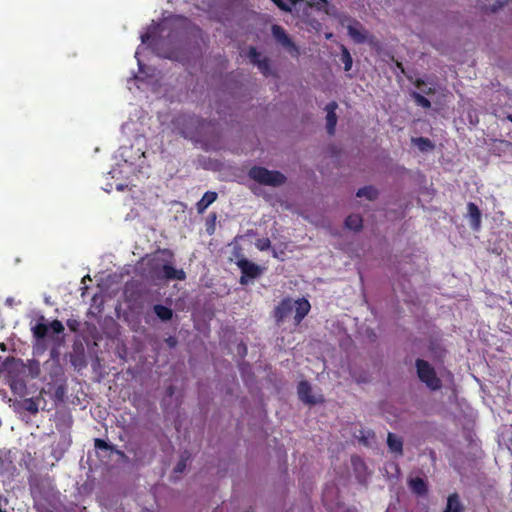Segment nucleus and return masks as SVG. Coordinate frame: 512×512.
<instances>
[{
	"label": "nucleus",
	"instance_id": "f257e3e1",
	"mask_svg": "<svg viewBox=\"0 0 512 512\" xmlns=\"http://www.w3.org/2000/svg\"><path fill=\"white\" fill-rule=\"evenodd\" d=\"M295 309L294 323L299 325L308 315L311 305L305 298L292 301L290 298L283 299L274 310V317L278 324L282 323Z\"/></svg>",
	"mask_w": 512,
	"mask_h": 512
},
{
	"label": "nucleus",
	"instance_id": "f03ea898",
	"mask_svg": "<svg viewBox=\"0 0 512 512\" xmlns=\"http://www.w3.org/2000/svg\"><path fill=\"white\" fill-rule=\"evenodd\" d=\"M159 254L163 255L165 258L162 265L160 264V260L158 258H153L151 261L152 270L157 274L158 278L170 281V280H179L183 281L186 279V273L183 269H176L172 265V260L174 254L169 249L159 250Z\"/></svg>",
	"mask_w": 512,
	"mask_h": 512
},
{
	"label": "nucleus",
	"instance_id": "7ed1b4c3",
	"mask_svg": "<svg viewBox=\"0 0 512 512\" xmlns=\"http://www.w3.org/2000/svg\"><path fill=\"white\" fill-rule=\"evenodd\" d=\"M248 176L259 184L272 187L281 186L286 182V177L281 172L268 170L261 166L251 167L248 171Z\"/></svg>",
	"mask_w": 512,
	"mask_h": 512
},
{
	"label": "nucleus",
	"instance_id": "20e7f679",
	"mask_svg": "<svg viewBox=\"0 0 512 512\" xmlns=\"http://www.w3.org/2000/svg\"><path fill=\"white\" fill-rule=\"evenodd\" d=\"M417 376L430 390L441 389L442 381L437 376L434 367L424 359H417L415 362Z\"/></svg>",
	"mask_w": 512,
	"mask_h": 512
},
{
	"label": "nucleus",
	"instance_id": "39448f33",
	"mask_svg": "<svg viewBox=\"0 0 512 512\" xmlns=\"http://www.w3.org/2000/svg\"><path fill=\"white\" fill-rule=\"evenodd\" d=\"M19 367H23V363L15 359L14 357H8L5 359V361L2 363L1 371L8 372L9 375V385L11 390L14 393L22 394L26 390V383L23 378L12 375V372L14 370H17Z\"/></svg>",
	"mask_w": 512,
	"mask_h": 512
},
{
	"label": "nucleus",
	"instance_id": "423d86ee",
	"mask_svg": "<svg viewBox=\"0 0 512 512\" xmlns=\"http://www.w3.org/2000/svg\"><path fill=\"white\" fill-rule=\"evenodd\" d=\"M271 32L275 41L284 47L292 57L297 58L300 56L299 47L294 43V41L290 38L282 26L273 24L271 27Z\"/></svg>",
	"mask_w": 512,
	"mask_h": 512
},
{
	"label": "nucleus",
	"instance_id": "0eeeda50",
	"mask_svg": "<svg viewBox=\"0 0 512 512\" xmlns=\"http://www.w3.org/2000/svg\"><path fill=\"white\" fill-rule=\"evenodd\" d=\"M184 121L187 122V124H189L190 126H193L195 128V129H190L188 127H185L181 131L182 135L185 138L191 139V140H198L199 138H201L203 135L202 130L206 126L211 125V122H208V121H206L200 117H197V116H189Z\"/></svg>",
	"mask_w": 512,
	"mask_h": 512
},
{
	"label": "nucleus",
	"instance_id": "6e6552de",
	"mask_svg": "<svg viewBox=\"0 0 512 512\" xmlns=\"http://www.w3.org/2000/svg\"><path fill=\"white\" fill-rule=\"evenodd\" d=\"M237 266L240 268L242 273L240 277V283L242 285H246L248 283V278L254 279L261 274L260 267L247 259L238 260Z\"/></svg>",
	"mask_w": 512,
	"mask_h": 512
},
{
	"label": "nucleus",
	"instance_id": "1a4fd4ad",
	"mask_svg": "<svg viewBox=\"0 0 512 512\" xmlns=\"http://www.w3.org/2000/svg\"><path fill=\"white\" fill-rule=\"evenodd\" d=\"M337 108H338V104L335 101H331L325 107V110L327 112L326 129H327V133L329 135H334V133H335V128H336V124H337V115H336Z\"/></svg>",
	"mask_w": 512,
	"mask_h": 512
},
{
	"label": "nucleus",
	"instance_id": "9d476101",
	"mask_svg": "<svg viewBox=\"0 0 512 512\" xmlns=\"http://www.w3.org/2000/svg\"><path fill=\"white\" fill-rule=\"evenodd\" d=\"M297 393L301 401L306 404H316L318 400L312 395V388L308 381L303 380L298 383Z\"/></svg>",
	"mask_w": 512,
	"mask_h": 512
},
{
	"label": "nucleus",
	"instance_id": "9b49d317",
	"mask_svg": "<svg viewBox=\"0 0 512 512\" xmlns=\"http://www.w3.org/2000/svg\"><path fill=\"white\" fill-rule=\"evenodd\" d=\"M467 210L471 228L474 231H479L481 228V211L479 210L478 206L473 202L468 203Z\"/></svg>",
	"mask_w": 512,
	"mask_h": 512
},
{
	"label": "nucleus",
	"instance_id": "f8f14e48",
	"mask_svg": "<svg viewBox=\"0 0 512 512\" xmlns=\"http://www.w3.org/2000/svg\"><path fill=\"white\" fill-rule=\"evenodd\" d=\"M218 194L214 191H207L204 193L202 198L196 203V210L199 214L205 212V210L216 201Z\"/></svg>",
	"mask_w": 512,
	"mask_h": 512
},
{
	"label": "nucleus",
	"instance_id": "ddd939ff",
	"mask_svg": "<svg viewBox=\"0 0 512 512\" xmlns=\"http://www.w3.org/2000/svg\"><path fill=\"white\" fill-rule=\"evenodd\" d=\"M387 445L391 452L397 455L403 454V440L394 433L389 432L387 435Z\"/></svg>",
	"mask_w": 512,
	"mask_h": 512
},
{
	"label": "nucleus",
	"instance_id": "4468645a",
	"mask_svg": "<svg viewBox=\"0 0 512 512\" xmlns=\"http://www.w3.org/2000/svg\"><path fill=\"white\" fill-rule=\"evenodd\" d=\"M443 512H464V506L457 493L448 496L447 505Z\"/></svg>",
	"mask_w": 512,
	"mask_h": 512
},
{
	"label": "nucleus",
	"instance_id": "2eb2a0df",
	"mask_svg": "<svg viewBox=\"0 0 512 512\" xmlns=\"http://www.w3.org/2000/svg\"><path fill=\"white\" fill-rule=\"evenodd\" d=\"M409 487L413 493L419 496H423L428 492L426 482L420 477L411 479L409 482Z\"/></svg>",
	"mask_w": 512,
	"mask_h": 512
},
{
	"label": "nucleus",
	"instance_id": "dca6fc26",
	"mask_svg": "<svg viewBox=\"0 0 512 512\" xmlns=\"http://www.w3.org/2000/svg\"><path fill=\"white\" fill-rule=\"evenodd\" d=\"M33 337L40 342L48 336L49 326L46 323L38 322L31 328Z\"/></svg>",
	"mask_w": 512,
	"mask_h": 512
},
{
	"label": "nucleus",
	"instance_id": "f3484780",
	"mask_svg": "<svg viewBox=\"0 0 512 512\" xmlns=\"http://www.w3.org/2000/svg\"><path fill=\"white\" fill-rule=\"evenodd\" d=\"M345 226L348 229L359 231L363 226L362 217L359 214H351L345 219Z\"/></svg>",
	"mask_w": 512,
	"mask_h": 512
},
{
	"label": "nucleus",
	"instance_id": "a211bd4d",
	"mask_svg": "<svg viewBox=\"0 0 512 512\" xmlns=\"http://www.w3.org/2000/svg\"><path fill=\"white\" fill-rule=\"evenodd\" d=\"M154 313L157 315L159 319L162 321H169L173 317V311L171 308L166 307L162 304H156L153 307Z\"/></svg>",
	"mask_w": 512,
	"mask_h": 512
},
{
	"label": "nucleus",
	"instance_id": "6ab92c4d",
	"mask_svg": "<svg viewBox=\"0 0 512 512\" xmlns=\"http://www.w3.org/2000/svg\"><path fill=\"white\" fill-rule=\"evenodd\" d=\"M357 197H365L368 200H375L378 197V191L373 186H365L360 188L357 193Z\"/></svg>",
	"mask_w": 512,
	"mask_h": 512
},
{
	"label": "nucleus",
	"instance_id": "aec40b11",
	"mask_svg": "<svg viewBox=\"0 0 512 512\" xmlns=\"http://www.w3.org/2000/svg\"><path fill=\"white\" fill-rule=\"evenodd\" d=\"M340 59H341L342 63L344 64V70L347 72L350 71L353 66V59H352V56H351L349 50L344 45L341 46V58Z\"/></svg>",
	"mask_w": 512,
	"mask_h": 512
},
{
	"label": "nucleus",
	"instance_id": "412c9836",
	"mask_svg": "<svg viewBox=\"0 0 512 512\" xmlns=\"http://www.w3.org/2000/svg\"><path fill=\"white\" fill-rule=\"evenodd\" d=\"M94 447L97 450H110L112 452L115 451L119 455H124V453L122 451L116 450L114 445L109 444L105 440L100 439V438L94 439Z\"/></svg>",
	"mask_w": 512,
	"mask_h": 512
},
{
	"label": "nucleus",
	"instance_id": "4be33fe9",
	"mask_svg": "<svg viewBox=\"0 0 512 512\" xmlns=\"http://www.w3.org/2000/svg\"><path fill=\"white\" fill-rule=\"evenodd\" d=\"M415 145L419 148L420 151L426 152L432 150L434 148V144L432 141L425 137H418L413 139Z\"/></svg>",
	"mask_w": 512,
	"mask_h": 512
},
{
	"label": "nucleus",
	"instance_id": "5701e85b",
	"mask_svg": "<svg viewBox=\"0 0 512 512\" xmlns=\"http://www.w3.org/2000/svg\"><path fill=\"white\" fill-rule=\"evenodd\" d=\"M22 407L24 410L33 415L37 414L39 411L38 402L34 398L24 399L22 402Z\"/></svg>",
	"mask_w": 512,
	"mask_h": 512
},
{
	"label": "nucleus",
	"instance_id": "b1692460",
	"mask_svg": "<svg viewBox=\"0 0 512 512\" xmlns=\"http://www.w3.org/2000/svg\"><path fill=\"white\" fill-rule=\"evenodd\" d=\"M412 97L418 106H421L422 108H425V109H428L431 107V102L422 94H420L418 92H413Z\"/></svg>",
	"mask_w": 512,
	"mask_h": 512
},
{
	"label": "nucleus",
	"instance_id": "393cba45",
	"mask_svg": "<svg viewBox=\"0 0 512 512\" xmlns=\"http://www.w3.org/2000/svg\"><path fill=\"white\" fill-rule=\"evenodd\" d=\"M348 33L358 43L365 41V35L352 25L348 26Z\"/></svg>",
	"mask_w": 512,
	"mask_h": 512
},
{
	"label": "nucleus",
	"instance_id": "a878e982",
	"mask_svg": "<svg viewBox=\"0 0 512 512\" xmlns=\"http://www.w3.org/2000/svg\"><path fill=\"white\" fill-rule=\"evenodd\" d=\"M256 66L264 76L270 74V60L267 57L262 58Z\"/></svg>",
	"mask_w": 512,
	"mask_h": 512
},
{
	"label": "nucleus",
	"instance_id": "bb28decb",
	"mask_svg": "<svg viewBox=\"0 0 512 512\" xmlns=\"http://www.w3.org/2000/svg\"><path fill=\"white\" fill-rule=\"evenodd\" d=\"M248 57L252 64L257 65L261 60V54L255 47H250L248 51Z\"/></svg>",
	"mask_w": 512,
	"mask_h": 512
},
{
	"label": "nucleus",
	"instance_id": "cd10ccee",
	"mask_svg": "<svg viewBox=\"0 0 512 512\" xmlns=\"http://www.w3.org/2000/svg\"><path fill=\"white\" fill-rule=\"evenodd\" d=\"M48 326L55 334H62L64 332V326L60 320L55 319Z\"/></svg>",
	"mask_w": 512,
	"mask_h": 512
},
{
	"label": "nucleus",
	"instance_id": "c85d7f7f",
	"mask_svg": "<svg viewBox=\"0 0 512 512\" xmlns=\"http://www.w3.org/2000/svg\"><path fill=\"white\" fill-rule=\"evenodd\" d=\"M271 245V242L268 238L259 239L256 243V246L259 250L265 251L267 250Z\"/></svg>",
	"mask_w": 512,
	"mask_h": 512
},
{
	"label": "nucleus",
	"instance_id": "c756f323",
	"mask_svg": "<svg viewBox=\"0 0 512 512\" xmlns=\"http://www.w3.org/2000/svg\"><path fill=\"white\" fill-rule=\"evenodd\" d=\"M327 5H328L327 0H315L314 2L308 3V6L315 7L318 10H322Z\"/></svg>",
	"mask_w": 512,
	"mask_h": 512
},
{
	"label": "nucleus",
	"instance_id": "7c9ffc66",
	"mask_svg": "<svg viewBox=\"0 0 512 512\" xmlns=\"http://www.w3.org/2000/svg\"><path fill=\"white\" fill-rule=\"evenodd\" d=\"M67 326L72 332H77L80 327V322L77 319H68Z\"/></svg>",
	"mask_w": 512,
	"mask_h": 512
},
{
	"label": "nucleus",
	"instance_id": "2f4dec72",
	"mask_svg": "<svg viewBox=\"0 0 512 512\" xmlns=\"http://www.w3.org/2000/svg\"><path fill=\"white\" fill-rule=\"evenodd\" d=\"M508 0H496V2L490 7L492 12L497 11L502 8L505 4H507Z\"/></svg>",
	"mask_w": 512,
	"mask_h": 512
},
{
	"label": "nucleus",
	"instance_id": "473e14b6",
	"mask_svg": "<svg viewBox=\"0 0 512 512\" xmlns=\"http://www.w3.org/2000/svg\"><path fill=\"white\" fill-rule=\"evenodd\" d=\"M186 468V460L182 458L175 466L174 471L176 473H182Z\"/></svg>",
	"mask_w": 512,
	"mask_h": 512
},
{
	"label": "nucleus",
	"instance_id": "72a5a7b5",
	"mask_svg": "<svg viewBox=\"0 0 512 512\" xmlns=\"http://www.w3.org/2000/svg\"><path fill=\"white\" fill-rule=\"evenodd\" d=\"M152 32H150L149 30L146 31L145 33H143L141 35V41L142 43H147L151 38H152Z\"/></svg>",
	"mask_w": 512,
	"mask_h": 512
},
{
	"label": "nucleus",
	"instance_id": "f704fd0d",
	"mask_svg": "<svg viewBox=\"0 0 512 512\" xmlns=\"http://www.w3.org/2000/svg\"><path fill=\"white\" fill-rule=\"evenodd\" d=\"M424 85H425V82L422 79H417L415 82V86L419 89H422V86H424Z\"/></svg>",
	"mask_w": 512,
	"mask_h": 512
},
{
	"label": "nucleus",
	"instance_id": "c9c22d12",
	"mask_svg": "<svg viewBox=\"0 0 512 512\" xmlns=\"http://www.w3.org/2000/svg\"><path fill=\"white\" fill-rule=\"evenodd\" d=\"M422 91L427 95L434 93V90L432 88H428L427 90L422 89Z\"/></svg>",
	"mask_w": 512,
	"mask_h": 512
},
{
	"label": "nucleus",
	"instance_id": "e433bc0d",
	"mask_svg": "<svg viewBox=\"0 0 512 512\" xmlns=\"http://www.w3.org/2000/svg\"><path fill=\"white\" fill-rule=\"evenodd\" d=\"M356 462H361L362 463V461H361V459L359 457H353L352 458V463H353L354 466L356 465Z\"/></svg>",
	"mask_w": 512,
	"mask_h": 512
},
{
	"label": "nucleus",
	"instance_id": "4c0bfd02",
	"mask_svg": "<svg viewBox=\"0 0 512 512\" xmlns=\"http://www.w3.org/2000/svg\"><path fill=\"white\" fill-rule=\"evenodd\" d=\"M168 394H169V395H172V394H173V388H172V387H169V388H168Z\"/></svg>",
	"mask_w": 512,
	"mask_h": 512
},
{
	"label": "nucleus",
	"instance_id": "58836bf2",
	"mask_svg": "<svg viewBox=\"0 0 512 512\" xmlns=\"http://www.w3.org/2000/svg\"><path fill=\"white\" fill-rule=\"evenodd\" d=\"M507 119L512 123V114H509V115L507 116Z\"/></svg>",
	"mask_w": 512,
	"mask_h": 512
},
{
	"label": "nucleus",
	"instance_id": "ea45409f",
	"mask_svg": "<svg viewBox=\"0 0 512 512\" xmlns=\"http://www.w3.org/2000/svg\"><path fill=\"white\" fill-rule=\"evenodd\" d=\"M361 441H362L364 444H367V440H366L364 437H362V438H361Z\"/></svg>",
	"mask_w": 512,
	"mask_h": 512
},
{
	"label": "nucleus",
	"instance_id": "a19ab883",
	"mask_svg": "<svg viewBox=\"0 0 512 512\" xmlns=\"http://www.w3.org/2000/svg\"><path fill=\"white\" fill-rule=\"evenodd\" d=\"M172 341L174 342L173 338H170L169 345H172Z\"/></svg>",
	"mask_w": 512,
	"mask_h": 512
},
{
	"label": "nucleus",
	"instance_id": "79ce46f5",
	"mask_svg": "<svg viewBox=\"0 0 512 512\" xmlns=\"http://www.w3.org/2000/svg\"><path fill=\"white\" fill-rule=\"evenodd\" d=\"M172 341L174 342L173 338H170L169 345H172Z\"/></svg>",
	"mask_w": 512,
	"mask_h": 512
},
{
	"label": "nucleus",
	"instance_id": "37998d69",
	"mask_svg": "<svg viewBox=\"0 0 512 512\" xmlns=\"http://www.w3.org/2000/svg\"><path fill=\"white\" fill-rule=\"evenodd\" d=\"M172 341L174 342L173 338H170L169 345H172Z\"/></svg>",
	"mask_w": 512,
	"mask_h": 512
},
{
	"label": "nucleus",
	"instance_id": "c03bdc74",
	"mask_svg": "<svg viewBox=\"0 0 512 512\" xmlns=\"http://www.w3.org/2000/svg\"><path fill=\"white\" fill-rule=\"evenodd\" d=\"M0 512H7V511H6V510H2V509H0Z\"/></svg>",
	"mask_w": 512,
	"mask_h": 512
}]
</instances>
